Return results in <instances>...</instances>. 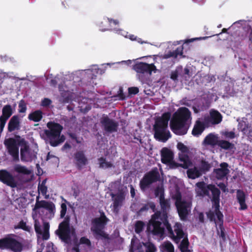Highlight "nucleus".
Listing matches in <instances>:
<instances>
[{"label": "nucleus", "instance_id": "obj_18", "mask_svg": "<svg viewBox=\"0 0 252 252\" xmlns=\"http://www.w3.org/2000/svg\"><path fill=\"white\" fill-rule=\"evenodd\" d=\"M220 168L214 169L213 173L217 179L222 180L229 172V165L227 163L223 162L220 164Z\"/></svg>", "mask_w": 252, "mask_h": 252}, {"label": "nucleus", "instance_id": "obj_6", "mask_svg": "<svg viewBox=\"0 0 252 252\" xmlns=\"http://www.w3.org/2000/svg\"><path fill=\"white\" fill-rule=\"evenodd\" d=\"M17 138L19 139L16 140L13 138H9L4 141V144L6 148L7 152L12 158L14 162L19 161V145L21 147L28 144L27 142L24 138H21L20 136Z\"/></svg>", "mask_w": 252, "mask_h": 252}, {"label": "nucleus", "instance_id": "obj_30", "mask_svg": "<svg viewBox=\"0 0 252 252\" xmlns=\"http://www.w3.org/2000/svg\"><path fill=\"white\" fill-rule=\"evenodd\" d=\"M104 229H91L93 235L97 240H109V235L105 232Z\"/></svg>", "mask_w": 252, "mask_h": 252}, {"label": "nucleus", "instance_id": "obj_5", "mask_svg": "<svg viewBox=\"0 0 252 252\" xmlns=\"http://www.w3.org/2000/svg\"><path fill=\"white\" fill-rule=\"evenodd\" d=\"M56 233L63 242L66 244L71 243L72 236L75 235V229L73 227H70L68 217L59 224Z\"/></svg>", "mask_w": 252, "mask_h": 252}, {"label": "nucleus", "instance_id": "obj_1", "mask_svg": "<svg viewBox=\"0 0 252 252\" xmlns=\"http://www.w3.org/2000/svg\"><path fill=\"white\" fill-rule=\"evenodd\" d=\"M160 210H157L151 216L147 226V231L153 235L162 236L165 229L172 231V227L169 221V213L171 209L169 199H165L163 195L159 197Z\"/></svg>", "mask_w": 252, "mask_h": 252}, {"label": "nucleus", "instance_id": "obj_13", "mask_svg": "<svg viewBox=\"0 0 252 252\" xmlns=\"http://www.w3.org/2000/svg\"><path fill=\"white\" fill-rule=\"evenodd\" d=\"M133 69L139 74H147L151 75L152 71L157 70L156 66L154 63L148 64L146 63L139 62L133 66Z\"/></svg>", "mask_w": 252, "mask_h": 252}, {"label": "nucleus", "instance_id": "obj_51", "mask_svg": "<svg viewBox=\"0 0 252 252\" xmlns=\"http://www.w3.org/2000/svg\"><path fill=\"white\" fill-rule=\"evenodd\" d=\"M206 215L208 219H209V220L211 221H215V223H216L215 219V215H216V214L215 213V211H214V212H213L210 210L209 211L206 212Z\"/></svg>", "mask_w": 252, "mask_h": 252}, {"label": "nucleus", "instance_id": "obj_37", "mask_svg": "<svg viewBox=\"0 0 252 252\" xmlns=\"http://www.w3.org/2000/svg\"><path fill=\"white\" fill-rule=\"evenodd\" d=\"M30 151V148L28 144L21 147L20 149V158L21 161H27L29 159L26 156V154Z\"/></svg>", "mask_w": 252, "mask_h": 252}, {"label": "nucleus", "instance_id": "obj_25", "mask_svg": "<svg viewBox=\"0 0 252 252\" xmlns=\"http://www.w3.org/2000/svg\"><path fill=\"white\" fill-rule=\"evenodd\" d=\"M20 128V122L18 115H14L10 119L8 124V131L10 132Z\"/></svg>", "mask_w": 252, "mask_h": 252}, {"label": "nucleus", "instance_id": "obj_29", "mask_svg": "<svg viewBox=\"0 0 252 252\" xmlns=\"http://www.w3.org/2000/svg\"><path fill=\"white\" fill-rule=\"evenodd\" d=\"M222 117L217 110H212L210 112V122L213 125H218L222 121Z\"/></svg>", "mask_w": 252, "mask_h": 252}, {"label": "nucleus", "instance_id": "obj_46", "mask_svg": "<svg viewBox=\"0 0 252 252\" xmlns=\"http://www.w3.org/2000/svg\"><path fill=\"white\" fill-rule=\"evenodd\" d=\"M61 96L63 97L62 102L64 103H68L71 100V96L68 92H63L61 93Z\"/></svg>", "mask_w": 252, "mask_h": 252}, {"label": "nucleus", "instance_id": "obj_3", "mask_svg": "<svg viewBox=\"0 0 252 252\" xmlns=\"http://www.w3.org/2000/svg\"><path fill=\"white\" fill-rule=\"evenodd\" d=\"M171 114L169 112L163 113L161 117L158 118L153 126L154 137L157 140L165 142L171 137L170 131L167 130L168 121Z\"/></svg>", "mask_w": 252, "mask_h": 252}, {"label": "nucleus", "instance_id": "obj_7", "mask_svg": "<svg viewBox=\"0 0 252 252\" xmlns=\"http://www.w3.org/2000/svg\"><path fill=\"white\" fill-rule=\"evenodd\" d=\"M160 175L157 168L145 174L143 177L140 181L139 186L142 191H145L149 188L151 185L157 182L159 180Z\"/></svg>", "mask_w": 252, "mask_h": 252}, {"label": "nucleus", "instance_id": "obj_39", "mask_svg": "<svg viewBox=\"0 0 252 252\" xmlns=\"http://www.w3.org/2000/svg\"><path fill=\"white\" fill-rule=\"evenodd\" d=\"M99 167L101 168H108L113 166V164L111 162H108L106 160V158L103 157H101L98 159Z\"/></svg>", "mask_w": 252, "mask_h": 252}, {"label": "nucleus", "instance_id": "obj_33", "mask_svg": "<svg viewBox=\"0 0 252 252\" xmlns=\"http://www.w3.org/2000/svg\"><path fill=\"white\" fill-rule=\"evenodd\" d=\"M188 177L192 179L198 178L201 176L202 173L197 167H194L192 168L189 169L187 172Z\"/></svg>", "mask_w": 252, "mask_h": 252}, {"label": "nucleus", "instance_id": "obj_44", "mask_svg": "<svg viewBox=\"0 0 252 252\" xmlns=\"http://www.w3.org/2000/svg\"><path fill=\"white\" fill-rule=\"evenodd\" d=\"M14 228L15 229H21L26 231H29L30 230V227L27 225L26 222L23 220H21L17 225H14Z\"/></svg>", "mask_w": 252, "mask_h": 252}, {"label": "nucleus", "instance_id": "obj_35", "mask_svg": "<svg viewBox=\"0 0 252 252\" xmlns=\"http://www.w3.org/2000/svg\"><path fill=\"white\" fill-rule=\"evenodd\" d=\"M14 171L19 174L29 175L31 171L26 166L19 164H16L14 166Z\"/></svg>", "mask_w": 252, "mask_h": 252}, {"label": "nucleus", "instance_id": "obj_52", "mask_svg": "<svg viewBox=\"0 0 252 252\" xmlns=\"http://www.w3.org/2000/svg\"><path fill=\"white\" fill-rule=\"evenodd\" d=\"M79 243L80 244H85L88 247L91 246V242L90 240L86 237H82L80 238Z\"/></svg>", "mask_w": 252, "mask_h": 252}, {"label": "nucleus", "instance_id": "obj_19", "mask_svg": "<svg viewBox=\"0 0 252 252\" xmlns=\"http://www.w3.org/2000/svg\"><path fill=\"white\" fill-rule=\"evenodd\" d=\"M108 218L106 217L104 212L100 213V216L95 218L92 220L93 226L91 229H104L107 222Z\"/></svg>", "mask_w": 252, "mask_h": 252}, {"label": "nucleus", "instance_id": "obj_53", "mask_svg": "<svg viewBox=\"0 0 252 252\" xmlns=\"http://www.w3.org/2000/svg\"><path fill=\"white\" fill-rule=\"evenodd\" d=\"M34 225L35 232L38 234L42 235L43 232L42 231L39 222L38 221H35Z\"/></svg>", "mask_w": 252, "mask_h": 252}, {"label": "nucleus", "instance_id": "obj_62", "mask_svg": "<svg viewBox=\"0 0 252 252\" xmlns=\"http://www.w3.org/2000/svg\"><path fill=\"white\" fill-rule=\"evenodd\" d=\"M118 93V96L119 97L120 100H124L126 99V96L123 93V90L122 87H120L119 88V90Z\"/></svg>", "mask_w": 252, "mask_h": 252}, {"label": "nucleus", "instance_id": "obj_36", "mask_svg": "<svg viewBox=\"0 0 252 252\" xmlns=\"http://www.w3.org/2000/svg\"><path fill=\"white\" fill-rule=\"evenodd\" d=\"M218 145L221 148L225 150L232 149L234 147L233 144L229 142L228 141L224 140H219Z\"/></svg>", "mask_w": 252, "mask_h": 252}, {"label": "nucleus", "instance_id": "obj_24", "mask_svg": "<svg viewBox=\"0 0 252 252\" xmlns=\"http://www.w3.org/2000/svg\"><path fill=\"white\" fill-rule=\"evenodd\" d=\"M205 128V123L198 119L195 123L191 133L193 136L198 137L202 133Z\"/></svg>", "mask_w": 252, "mask_h": 252}, {"label": "nucleus", "instance_id": "obj_21", "mask_svg": "<svg viewBox=\"0 0 252 252\" xmlns=\"http://www.w3.org/2000/svg\"><path fill=\"white\" fill-rule=\"evenodd\" d=\"M41 208L46 209L51 214L54 213L55 210V206L53 202L45 200H41L35 203L33 210L35 211Z\"/></svg>", "mask_w": 252, "mask_h": 252}, {"label": "nucleus", "instance_id": "obj_8", "mask_svg": "<svg viewBox=\"0 0 252 252\" xmlns=\"http://www.w3.org/2000/svg\"><path fill=\"white\" fill-rule=\"evenodd\" d=\"M0 249H9L13 252H21L23 246L16 239L7 236L0 239Z\"/></svg>", "mask_w": 252, "mask_h": 252}, {"label": "nucleus", "instance_id": "obj_31", "mask_svg": "<svg viewBox=\"0 0 252 252\" xmlns=\"http://www.w3.org/2000/svg\"><path fill=\"white\" fill-rule=\"evenodd\" d=\"M187 153H179V158L180 161L183 162V168L188 169L191 165V162L190 160Z\"/></svg>", "mask_w": 252, "mask_h": 252}, {"label": "nucleus", "instance_id": "obj_41", "mask_svg": "<svg viewBox=\"0 0 252 252\" xmlns=\"http://www.w3.org/2000/svg\"><path fill=\"white\" fill-rule=\"evenodd\" d=\"M145 223L141 220H137L134 225V230L136 233H140L144 229Z\"/></svg>", "mask_w": 252, "mask_h": 252}, {"label": "nucleus", "instance_id": "obj_56", "mask_svg": "<svg viewBox=\"0 0 252 252\" xmlns=\"http://www.w3.org/2000/svg\"><path fill=\"white\" fill-rule=\"evenodd\" d=\"M155 195L156 196H161V195H163V196H164V193L163 189L159 187H157L155 190Z\"/></svg>", "mask_w": 252, "mask_h": 252}, {"label": "nucleus", "instance_id": "obj_60", "mask_svg": "<svg viewBox=\"0 0 252 252\" xmlns=\"http://www.w3.org/2000/svg\"><path fill=\"white\" fill-rule=\"evenodd\" d=\"M178 75V70H177V69H176L175 70L171 72L170 75V78L174 81L177 80Z\"/></svg>", "mask_w": 252, "mask_h": 252}, {"label": "nucleus", "instance_id": "obj_15", "mask_svg": "<svg viewBox=\"0 0 252 252\" xmlns=\"http://www.w3.org/2000/svg\"><path fill=\"white\" fill-rule=\"evenodd\" d=\"M74 163L77 168L80 170L88 164V159L83 151H78L74 154Z\"/></svg>", "mask_w": 252, "mask_h": 252}, {"label": "nucleus", "instance_id": "obj_45", "mask_svg": "<svg viewBox=\"0 0 252 252\" xmlns=\"http://www.w3.org/2000/svg\"><path fill=\"white\" fill-rule=\"evenodd\" d=\"M173 198L175 200V205L186 201V200H182L181 193L179 191L176 193Z\"/></svg>", "mask_w": 252, "mask_h": 252}, {"label": "nucleus", "instance_id": "obj_16", "mask_svg": "<svg viewBox=\"0 0 252 252\" xmlns=\"http://www.w3.org/2000/svg\"><path fill=\"white\" fill-rule=\"evenodd\" d=\"M2 114L0 116V132H1L8 119L12 116L13 111L9 104L4 105L2 108Z\"/></svg>", "mask_w": 252, "mask_h": 252}, {"label": "nucleus", "instance_id": "obj_40", "mask_svg": "<svg viewBox=\"0 0 252 252\" xmlns=\"http://www.w3.org/2000/svg\"><path fill=\"white\" fill-rule=\"evenodd\" d=\"M49 228L50 225L47 222L43 223V232L42 233V238L43 240H48L49 238Z\"/></svg>", "mask_w": 252, "mask_h": 252}, {"label": "nucleus", "instance_id": "obj_47", "mask_svg": "<svg viewBox=\"0 0 252 252\" xmlns=\"http://www.w3.org/2000/svg\"><path fill=\"white\" fill-rule=\"evenodd\" d=\"M27 110L26 103L24 100L20 101L19 103L18 112L20 113H25Z\"/></svg>", "mask_w": 252, "mask_h": 252}, {"label": "nucleus", "instance_id": "obj_57", "mask_svg": "<svg viewBox=\"0 0 252 252\" xmlns=\"http://www.w3.org/2000/svg\"><path fill=\"white\" fill-rule=\"evenodd\" d=\"M129 94H136L139 92V89L137 87H132L128 89Z\"/></svg>", "mask_w": 252, "mask_h": 252}, {"label": "nucleus", "instance_id": "obj_11", "mask_svg": "<svg viewBox=\"0 0 252 252\" xmlns=\"http://www.w3.org/2000/svg\"><path fill=\"white\" fill-rule=\"evenodd\" d=\"M175 206L180 219L182 221H186L190 212L191 202L186 201Z\"/></svg>", "mask_w": 252, "mask_h": 252}, {"label": "nucleus", "instance_id": "obj_61", "mask_svg": "<svg viewBox=\"0 0 252 252\" xmlns=\"http://www.w3.org/2000/svg\"><path fill=\"white\" fill-rule=\"evenodd\" d=\"M52 101L48 98H44L41 102V105L43 106L47 107L50 105Z\"/></svg>", "mask_w": 252, "mask_h": 252}, {"label": "nucleus", "instance_id": "obj_54", "mask_svg": "<svg viewBox=\"0 0 252 252\" xmlns=\"http://www.w3.org/2000/svg\"><path fill=\"white\" fill-rule=\"evenodd\" d=\"M174 53V55L175 56L176 58L178 57V56H183V46H179L177 48V49L173 51Z\"/></svg>", "mask_w": 252, "mask_h": 252}, {"label": "nucleus", "instance_id": "obj_9", "mask_svg": "<svg viewBox=\"0 0 252 252\" xmlns=\"http://www.w3.org/2000/svg\"><path fill=\"white\" fill-rule=\"evenodd\" d=\"M231 36L232 37L231 40L237 44H240L248 38L249 47H252V28L251 27L247 28L246 30L236 31Z\"/></svg>", "mask_w": 252, "mask_h": 252}, {"label": "nucleus", "instance_id": "obj_34", "mask_svg": "<svg viewBox=\"0 0 252 252\" xmlns=\"http://www.w3.org/2000/svg\"><path fill=\"white\" fill-rule=\"evenodd\" d=\"M218 219V224H219V228L220 229V237L223 239V241L225 240L226 236L225 233V229L223 227V215H220L216 216Z\"/></svg>", "mask_w": 252, "mask_h": 252}, {"label": "nucleus", "instance_id": "obj_27", "mask_svg": "<svg viewBox=\"0 0 252 252\" xmlns=\"http://www.w3.org/2000/svg\"><path fill=\"white\" fill-rule=\"evenodd\" d=\"M236 198L240 206L239 210H246L248 208V206L246 203V194L243 190L241 189L237 190Z\"/></svg>", "mask_w": 252, "mask_h": 252}, {"label": "nucleus", "instance_id": "obj_32", "mask_svg": "<svg viewBox=\"0 0 252 252\" xmlns=\"http://www.w3.org/2000/svg\"><path fill=\"white\" fill-rule=\"evenodd\" d=\"M43 118V113L40 110H35L31 113L28 116V119L34 122H38L41 120Z\"/></svg>", "mask_w": 252, "mask_h": 252}, {"label": "nucleus", "instance_id": "obj_50", "mask_svg": "<svg viewBox=\"0 0 252 252\" xmlns=\"http://www.w3.org/2000/svg\"><path fill=\"white\" fill-rule=\"evenodd\" d=\"M190 76L191 75L190 74L189 69L187 67L185 68L184 69V73L182 75V77L185 81H189Z\"/></svg>", "mask_w": 252, "mask_h": 252}, {"label": "nucleus", "instance_id": "obj_20", "mask_svg": "<svg viewBox=\"0 0 252 252\" xmlns=\"http://www.w3.org/2000/svg\"><path fill=\"white\" fill-rule=\"evenodd\" d=\"M196 187L197 188L195 190L198 196L202 197L205 196H210V184L206 185V184L204 182L201 181L197 183L196 184Z\"/></svg>", "mask_w": 252, "mask_h": 252}, {"label": "nucleus", "instance_id": "obj_22", "mask_svg": "<svg viewBox=\"0 0 252 252\" xmlns=\"http://www.w3.org/2000/svg\"><path fill=\"white\" fill-rule=\"evenodd\" d=\"M161 161L163 164H168L170 163L174 158V154L173 152L166 147L163 148L160 152Z\"/></svg>", "mask_w": 252, "mask_h": 252}, {"label": "nucleus", "instance_id": "obj_38", "mask_svg": "<svg viewBox=\"0 0 252 252\" xmlns=\"http://www.w3.org/2000/svg\"><path fill=\"white\" fill-rule=\"evenodd\" d=\"M161 251L162 252H174V247L171 242L166 241L162 244Z\"/></svg>", "mask_w": 252, "mask_h": 252}, {"label": "nucleus", "instance_id": "obj_14", "mask_svg": "<svg viewBox=\"0 0 252 252\" xmlns=\"http://www.w3.org/2000/svg\"><path fill=\"white\" fill-rule=\"evenodd\" d=\"M100 123L104 130L108 133L117 132L118 128V123L110 119L107 116H103L100 119Z\"/></svg>", "mask_w": 252, "mask_h": 252}, {"label": "nucleus", "instance_id": "obj_48", "mask_svg": "<svg viewBox=\"0 0 252 252\" xmlns=\"http://www.w3.org/2000/svg\"><path fill=\"white\" fill-rule=\"evenodd\" d=\"M38 191L40 192L42 195L45 196V198H48L49 195H46L47 192V187L46 186H38Z\"/></svg>", "mask_w": 252, "mask_h": 252}, {"label": "nucleus", "instance_id": "obj_10", "mask_svg": "<svg viewBox=\"0 0 252 252\" xmlns=\"http://www.w3.org/2000/svg\"><path fill=\"white\" fill-rule=\"evenodd\" d=\"M210 191H211L212 195V197L211 200L213 204V206L215 208L216 216L223 215L220 210V189L215 186V185L210 184Z\"/></svg>", "mask_w": 252, "mask_h": 252}, {"label": "nucleus", "instance_id": "obj_2", "mask_svg": "<svg viewBox=\"0 0 252 252\" xmlns=\"http://www.w3.org/2000/svg\"><path fill=\"white\" fill-rule=\"evenodd\" d=\"M191 112L186 107H181L173 116L170 126L171 130L176 135L186 134L190 126Z\"/></svg>", "mask_w": 252, "mask_h": 252}, {"label": "nucleus", "instance_id": "obj_12", "mask_svg": "<svg viewBox=\"0 0 252 252\" xmlns=\"http://www.w3.org/2000/svg\"><path fill=\"white\" fill-rule=\"evenodd\" d=\"M0 181L12 188H16L18 184L15 177L6 169L0 170Z\"/></svg>", "mask_w": 252, "mask_h": 252}, {"label": "nucleus", "instance_id": "obj_63", "mask_svg": "<svg viewBox=\"0 0 252 252\" xmlns=\"http://www.w3.org/2000/svg\"><path fill=\"white\" fill-rule=\"evenodd\" d=\"M171 57L176 58L174 51H169L167 53L164 54L163 57V58L165 59H167Z\"/></svg>", "mask_w": 252, "mask_h": 252}, {"label": "nucleus", "instance_id": "obj_49", "mask_svg": "<svg viewBox=\"0 0 252 252\" xmlns=\"http://www.w3.org/2000/svg\"><path fill=\"white\" fill-rule=\"evenodd\" d=\"M177 148L181 151L180 153H188L189 152L188 147L181 142L178 143Z\"/></svg>", "mask_w": 252, "mask_h": 252}, {"label": "nucleus", "instance_id": "obj_58", "mask_svg": "<svg viewBox=\"0 0 252 252\" xmlns=\"http://www.w3.org/2000/svg\"><path fill=\"white\" fill-rule=\"evenodd\" d=\"M167 164H169L170 167L172 168H176L179 167H181L183 168V165L182 164V163L176 162L173 160V159H172V160H171V161L170 163H168Z\"/></svg>", "mask_w": 252, "mask_h": 252}, {"label": "nucleus", "instance_id": "obj_55", "mask_svg": "<svg viewBox=\"0 0 252 252\" xmlns=\"http://www.w3.org/2000/svg\"><path fill=\"white\" fill-rule=\"evenodd\" d=\"M67 210V207L66 204L64 203H63L61 204V214L60 216L61 218H63L64 217Z\"/></svg>", "mask_w": 252, "mask_h": 252}, {"label": "nucleus", "instance_id": "obj_26", "mask_svg": "<svg viewBox=\"0 0 252 252\" xmlns=\"http://www.w3.org/2000/svg\"><path fill=\"white\" fill-rule=\"evenodd\" d=\"M137 250L139 252H156L157 248L152 242H146L140 243L137 247Z\"/></svg>", "mask_w": 252, "mask_h": 252}, {"label": "nucleus", "instance_id": "obj_43", "mask_svg": "<svg viewBox=\"0 0 252 252\" xmlns=\"http://www.w3.org/2000/svg\"><path fill=\"white\" fill-rule=\"evenodd\" d=\"M211 165L208 161L202 160L201 161L199 170L201 172H206L210 170Z\"/></svg>", "mask_w": 252, "mask_h": 252}, {"label": "nucleus", "instance_id": "obj_17", "mask_svg": "<svg viewBox=\"0 0 252 252\" xmlns=\"http://www.w3.org/2000/svg\"><path fill=\"white\" fill-rule=\"evenodd\" d=\"M174 230L172 229V232H170L168 229H166L170 237L173 238L176 242H178L182 238H184L185 233L183 230L182 225L179 222H176L174 226Z\"/></svg>", "mask_w": 252, "mask_h": 252}, {"label": "nucleus", "instance_id": "obj_28", "mask_svg": "<svg viewBox=\"0 0 252 252\" xmlns=\"http://www.w3.org/2000/svg\"><path fill=\"white\" fill-rule=\"evenodd\" d=\"M218 137L214 134L211 133L205 137L203 141V143L205 145H210L212 147H214L217 145H218Z\"/></svg>", "mask_w": 252, "mask_h": 252}, {"label": "nucleus", "instance_id": "obj_23", "mask_svg": "<svg viewBox=\"0 0 252 252\" xmlns=\"http://www.w3.org/2000/svg\"><path fill=\"white\" fill-rule=\"evenodd\" d=\"M111 196L113 201V207L114 211L117 212L119 210V207L122 206L123 200L125 199L124 194L122 192L117 194L111 193Z\"/></svg>", "mask_w": 252, "mask_h": 252}, {"label": "nucleus", "instance_id": "obj_42", "mask_svg": "<svg viewBox=\"0 0 252 252\" xmlns=\"http://www.w3.org/2000/svg\"><path fill=\"white\" fill-rule=\"evenodd\" d=\"M189 242L187 237L184 238L183 240L181 241L179 248L181 252H184L187 251L189 250Z\"/></svg>", "mask_w": 252, "mask_h": 252}, {"label": "nucleus", "instance_id": "obj_64", "mask_svg": "<svg viewBox=\"0 0 252 252\" xmlns=\"http://www.w3.org/2000/svg\"><path fill=\"white\" fill-rule=\"evenodd\" d=\"M217 185L223 192H225L226 191H227L226 185L224 183H220L219 184H218Z\"/></svg>", "mask_w": 252, "mask_h": 252}, {"label": "nucleus", "instance_id": "obj_59", "mask_svg": "<svg viewBox=\"0 0 252 252\" xmlns=\"http://www.w3.org/2000/svg\"><path fill=\"white\" fill-rule=\"evenodd\" d=\"M224 136L227 138L233 139L235 137V133L233 131H225L224 133Z\"/></svg>", "mask_w": 252, "mask_h": 252}, {"label": "nucleus", "instance_id": "obj_4", "mask_svg": "<svg viewBox=\"0 0 252 252\" xmlns=\"http://www.w3.org/2000/svg\"><path fill=\"white\" fill-rule=\"evenodd\" d=\"M48 129L44 130V134L49 140V143L52 147H56L65 140L63 135L61 136L63 127L60 124L53 122L47 123Z\"/></svg>", "mask_w": 252, "mask_h": 252}]
</instances>
